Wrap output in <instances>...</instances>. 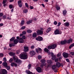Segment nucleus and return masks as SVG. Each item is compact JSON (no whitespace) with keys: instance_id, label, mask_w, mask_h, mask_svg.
Returning <instances> with one entry per match:
<instances>
[{"instance_id":"49530a36","label":"nucleus","mask_w":74,"mask_h":74,"mask_svg":"<svg viewBox=\"0 0 74 74\" xmlns=\"http://www.w3.org/2000/svg\"><path fill=\"white\" fill-rule=\"evenodd\" d=\"M54 24L55 25H56L58 24V22L56 21H55L54 22Z\"/></svg>"},{"instance_id":"f8f14e48","label":"nucleus","mask_w":74,"mask_h":74,"mask_svg":"<svg viewBox=\"0 0 74 74\" xmlns=\"http://www.w3.org/2000/svg\"><path fill=\"white\" fill-rule=\"evenodd\" d=\"M30 54L31 55H34L36 54V52L34 51H32L30 52Z\"/></svg>"},{"instance_id":"680f3d73","label":"nucleus","mask_w":74,"mask_h":74,"mask_svg":"<svg viewBox=\"0 0 74 74\" xmlns=\"http://www.w3.org/2000/svg\"><path fill=\"white\" fill-rule=\"evenodd\" d=\"M22 3V1H18V4H21Z\"/></svg>"},{"instance_id":"a211bd4d","label":"nucleus","mask_w":74,"mask_h":74,"mask_svg":"<svg viewBox=\"0 0 74 74\" xmlns=\"http://www.w3.org/2000/svg\"><path fill=\"white\" fill-rule=\"evenodd\" d=\"M25 72H26V73H27L28 74H32V72H30L29 70H27Z\"/></svg>"},{"instance_id":"7ed1b4c3","label":"nucleus","mask_w":74,"mask_h":74,"mask_svg":"<svg viewBox=\"0 0 74 74\" xmlns=\"http://www.w3.org/2000/svg\"><path fill=\"white\" fill-rule=\"evenodd\" d=\"M56 45H52L49 46L48 47V48L49 49H55V48H56Z\"/></svg>"},{"instance_id":"e2e57ef3","label":"nucleus","mask_w":74,"mask_h":74,"mask_svg":"<svg viewBox=\"0 0 74 74\" xmlns=\"http://www.w3.org/2000/svg\"><path fill=\"white\" fill-rule=\"evenodd\" d=\"M0 56L1 57H3V53H0Z\"/></svg>"},{"instance_id":"09e8293b","label":"nucleus","mask_w":74,"mask_h":74,"mask_svg":"<svg viewBox=\"0 0 74 74\" xmlns=\"http://www.w3.org/2000/svg\"><path fill=\"white\" fill-rule=\"evenodd\" d=\"M25 5L26 7L27 8H28V7H29V5H28V4H27V3H25Z\"/></svg>"},{"instance_id":"6ab92c4d","label":"nucleus","mask_w":74,"mask_h":74,"mask_svg":"<svg viewBox=\"0 0 74 74\" xmlns=\"http://www.w3.org/2000/svg\"><path fill=\"white\" fill-rule=\"evenodd\" d=\"M18 39H15V40L14 41V44H17V43H18Z\"/></svg>"},{"instance_id":"dca6fc26","label":"nucleus","mask_w":74,"mask_h":74,"mask_svg":"<svg viewBox=\"0 0 74 74\" xmlns=\"http://www.w3.org/2000/svg\"><path fill=\"white\" fill-rule=\"evenodd\" d=\"M56 64L57 66L58 67H60V66H61V64H60V62H57L56 63Z\"/></svg>"},{"instance_id":"412c9836","label":"nucleus","mask_w":74,"mask_h":74,"mask_svg":"<svg viewBox=\"0 0 74 74\" xmlns=\"http://www.w3.org/2000/svg\"><path fill=\"white\" fill-rule=\"evenodd\" d=\"M9 54L10 56H14V55H15V53L11 52L9 53Z\"/></svg>"},{"instance_id":"72a5a7b5","label":"nucleus","mask_w":74,"mask_h":74,"mask_svg":"<svg viewBox=\"0 0 74 74\" xmlns=\"http://www.w3.org/2000/svg\"><path fill=\"white\" fill-rule=\"evenodd\" d=\"M51 29L50 28H49L47 29V33H49L50 31H51Z\"/></svg>"},{"instance_id":"a18cd8bd","label":"nucleus","mask_w":74,"mask_h":74,"mask_svg":"<svg viewBox=\"0 0 74 74\" xmlns=\"http://www.w3.org/2000/svg\"><path fill=\"white\" fill-rule=\"evenodd\" d=\"M3 61H4V62H5L6 61H7V59H6V58H4L3 59Z\"/></svg>"},{"instance_id":"c9c22d12","label":"nucleus","mask_w":74,"mask_h":74,"mask_svg":"<svg viewBox=\"0 0 74 74\" xmlns=\"http://www.w3.org/2000/svg\"><path fill=\"white\" fill-rule=\"evenodd\" d=\"M40 62L42 63H45L46 62V61L45 60L42 59L40 60Z\"/></svg>"},{"instance_id":"ea45409f","label":"nucleus","mask_w":74,"mask_h":74,"mask_svg":"<svg viewBox=\"0 0 74 74\" xmlns=\"http://www.w3.org/2000/svg\"><path fill=\"white\" fill-rule=\"evenodd\" d=\"M42 58V56L40 55H39L38 56V59H41Z\"/></svg>"},{"instance_id":"0eeeda50","label":"nucleus","mask_w":74,"mask_h":74,"mask_svg":"<svg viewBox=\"0 0 74 74\" xmlns=\"http://www.w3.org/2000/svg\"><path fill=\"white\" fill-rule=\"evenodd\" d=\"M24 51L25 52H27L29 51V47L27 46H24Z\"/></svg>"},{"instance_id":"6e6552de","label":"nucleus","mask_w":74,"mask_h":74,"mask_svg":"<svg viewBox=\"0 0 74 74\" xmlns=\"http://www.w3.org/2000/svg\"><path fill=\"white\" fill-rule=\"evenodd\" d=\"M37 33L38 34H43V31L41 30H38Z\"/></svg>"},{"instance_id":"423d86ee","label":"nucleus","mask_w":74,"mask_h":74,"mask_svg":"<svg viewBox=\"0 0 74 74\" xmlns=\"http://www.w3.org/2000/svg\"><path fill=\"white\" fill-rule=\"evenodd\" d=\"M62 32H60L58 29H56L54 32V34H60Z\"/></svg>"},{"instance_id":"6e6d98bb","label":"nucleus","mask_w":74,"mask_h":74,"mask_svg":"<svg viewBox=\"0 0 74 74\" xmlns=\"http://www.w3.org/2000/svg\"><path fill=\"white\" fill-rule=\"evenodd\" d=\"M20 53V51L19 50H18L16 51V53L17 54H19Z\"/></svg>"},{"instance_id":"2eb2a0df","label":"nucleus","mask_w":74,"mask_h":74,"mask_svg":"<svg viewBox=\"0 0 74 74\" xmlns=\"http://www.w3.org/2000/svg\"><path fill=\"white\" fill-rule=\"evenodd\" d=\"M23 42H24V41L22 38H21L19 39V42L20 43H23Z\"/></svg>"},{"instance_id":"de8ad7c7","label":"nucleus","mask_w":74,"mask_h":74,"mask_svg":"<svg viewBox=\"0 0 74 74\" xmlns=\"http://www.w3.org/2000/svg\"><path fill=\"white\" fill-rule=\"evenodd\" d=\"M61 56V54L60 53H58L57 55V57H59V56Z\"/></svg>"},{"instance_id":"774afa93","label":"nucleus","mask_w":74,"mask_h":74,"mask_svg":"<svg viewBox=\"0 0 74 74\" xmlns=\"http://www.w3.org/2000/svg\"><path fill=\"white\" fill-rule=\"evenodd\" d=\"M43 1H45V2H48V0H43Z\"/></svg>"},{"instance_id":"f704fd0d","label":"nucleus","mask_w":74,"mask_h":74,"mask_svg":"<svg viewBox=\"0 0 74 74\" xmlns=\"http://www.w3.org/2000/svg\"><path fill=\"white\" fill-rule=\"evenodd\" d=\"M15 38L14 37H13L10 39V41H14V40H15Z\"/></svg>"},{"instance_id":"39448f33","label":"nucleus","mask_w":74,"mask_h":74,"mask_svg":"<svg viewBox=\"0 0 74 74\" xmlns=\"http://www.w3.org/2000/svg\"><path fill=\"white\" fill-rule=\"evenodd\" d=\"M36 40L37 41H42L43 40L41 36H39L36 38Z\"/></svg>"},{"instance_id":"b1692460","label":"nucleus","mask_w":74,"mask_h":74,"mask_svg":"<svg viewBox=\"0 0 74 74\" xmlns=\"http://www.w3.org/2000/svg\"><path fill=\"white\" fill-rule=\"evenodd\" d=\"M64 25L66 26H69V23H66L64 24Z\"/></svg>"},{"instance_id":"338daca9","label":"nucleus","mask_w":74,"mask_h":74,"mask_svg":"<svg viewBox=\"0 0 74 74\" xmlns=\"http://www.w3.org/2000/svg\"><path fill=\"white\" fill-rule=\"evenodd\" d=\"M66 60L67 62H69V60L68 59H66Z\"/></svg>"},{"instance_id":"20e7f679","label":"nucleus","mask_w":74,"mask_h":74,"mask_svg":"<svg viewBox=\"0 0 74 74\" xmlns=\"http://www.w3.org/2000/svg\"><path fill=\"white\" fill-rule=\"evenodd\" d=\"M1 74H6L7 73V71L5 69H1Z\"/></svg>"},{"instance_id":"c85d7f7f","label":"nucleus","mask_w":74,"mask_h":74,"mask_svg":"<svg viewBox=\"0 0 74 74\" xmlns=\"http://www.w3.org/2000/svg\"><path fill=\"white\" fill-rule=\"evenodd\" d=\"M63 13L64 15H66V13H67V11H66V10H64L63 11Z\"/></svg>"},{"instance_id":"58836bf2","label":"nucleus","mask_w":74,"mask_h":74,"mask_svg":"<svg viewBox=\"0 0 74 74\" xmlns=\"http://www.w3.org/2000/svg\"><path fill=\"white\" fill-rule=\"evenodd\" d=\"M5 67H6V68H7V69L8 70H10V66H7Z\"/></svg>"},{"instance_id":"f257e3e1","label":"nucleus","mask_w":74,"mask_h":74,"mask_svg":"<svg viewBox=\"0 0 74 74\" xmlns=\"http://www.w3.org/2000/svg\"><path fill=\"white\" fill-rule=\"evenodd\" d=\"M20 57L21 59H27V56L26 53L25 52L21 54L20 55Z\"/></svg>"},{"instance_id":"4d7b16f0","label":"nucleus","mask_w":74,"mask_h":74,"mask_svg":"<svg viewBox=\"0 0 74 74\" xmlns=\"http://www.w3.org/2000/svg\"><path fill=\"white\" fill-rule=\"evenodd\" d=\"M31 49H34V46L32 45L31 46Z\"/></svg>"},{"instance_id":"a878e982","label":"nucleus","mask_w":74,"mask_h":74,"mask_svg":"<svg viewBox=\"0 0 74 74\" xmlns=\"http://www.w3.org/2000/svg\"><path fill=\"white\" fill-rule=\"evenodd\" d=\"M32 36L34 38L36 37H37V33H34L33 34Z\"/></svg>"},{"instance_id":"4c0bfd02","label":"nucleus","mask_w":74,"mask_h":74,"mask_svg":"<svg viewBox=\"0 0 74 74\" xmlns=\"http://www.w3.org/2000/svg\"><path fill=\"white\" fill-rule=\"evenodd\" d=\"M44 66V64L43 63H42V64H41L40 66V67L42 68V67H43Z\"/></svg>"},{"instance_id":"aec40b11","label":"nucleus","mask_w":74,"mask_h":74,"mask_svg":"<svg viewBox=\"0 0 74 74\" xmlns=\"http://www.w3.org/2000/svg\"><path fill=\"white\" fill-rule=\"evenodd\" d=\"M3 65L4 66V67H7V62H4L2 63Z\"/></svg>"},{"instance_id":"bb28decb","label":"nucleus","mask_w":74,"mask_h":74,"mask_svg":"<svg viewBox=\"0 0 74 74\" xmlns=\"http://www.w3.org/2000/svg\"><path fill=\"white\" fill-rule=\"evenodd\" d=\"M74 46V43L71 44L69 47V49H71L72 47H73Z\"/></svg>"},{"instance_id":"e433bc0d","label":"nucleus","mask_w":74,"mask_h":74,"mask_svg":"<svg viewBox=\"0 0 74 74\" xmlns=\"http://www.w3.org/2000/svg\"><path fill=\"white\" fill-rule=\"evenodd\" d=\"M45 51L47 52H49V50H48V49L45 48Z\"/></svg>"},{"instance_id":"c03bdc74","label":"nucleus","mask_w":74,"mask_h":74,"mask_svg":"<svg viewBox=\"0 0 74 74\" xmlns=\"http://www.w3.org/2000/svg\"><path fill=\"white\" fill-rule=\"evenodd\" d=\"M70 54L71 55H72V56H73L74 55V53L73 52H70Z\"/></svg>"},{"instance_id":"7c9ffc66","label":"nucleus","mask_w":74,"mask_h":74,"mask_svg":"<svg viewBox=\"0 0 74 74\" xmlns=\"http://www.w3.org/2000/svg\"><path fill=\"white\" fill-rule=\"evenodd\" d=\"M27 33H31L32 32V31L30 29H28L27 31Z\"/></svg>"},{"instance_id":"ddd939ff","label":"nucleus","mask_w":74,"mask_h":74,"mask_svg":"<svg viewBox=\"0 0 74 74\" xmlns=\"http://www.w3.org/2000/svg\"><path fill=\"white\" fill-rule=\"evenodd\" d=\"M11 66H12V67H13L14 66L15 67H17V64L15 63L14 62H12L11 63Z\"/></svg>"},{"instance_id":"393cba45","label":"nucleus","mask_w":74,"mask_h":74,"mask_svg":"<svg viewBox=\"0 0 74 74\" xmlns=\"http://www.w3.org/2000/svg\"><path fill=\"white\" fill-rule=\"evenodd\" d=\"M32 20L28 21L27 22V24H28V25H29V24H30V23H32Z\"/></svg>"},{"instance_id":"052dcab7","label":"nucleus","mask_w":74,"mask_h":74,"mask_svg":"<svg viewBox=\"0 0 74 74\" xmlns=\"http://www.w3.org/2000/svg\"><path fill=\"white\" fill-rule=\"evenodd\" d=\"M22 38L24 40L26 38V37L25 36H23Z\"/></svg>"},{"instance_id":"13d9d810","label":"nucleus","mask_w":74,"mask_h":74,"mask_svg":"<svg viewBox=\"0 0 74 74\" xmlns=\"http://www.w3.org/2000/svg\"><path fill=\"white\" fill-rule=\"evenodd\" d=\"M38 49L39 51H40V52H41V51H42V49H41L40 48H38Z\"/></svg>"},{"instance_id":"69168bd1","label":"nucleus","mask_w":74,"mask_h":74,"mask_svg":"<svg viewBox=\"0 0 74 74\" xmlns=\"http://www.w3.org/2000/svg\"><path fill=\"white\" fill-rule=\"evenodd\" d=\"M58 61V58H56V59H55V62H56Z\"/></svg>"},{"instance_id":"a19ab883","label":"nucleus","mask_w":74,"mask_h":74,"mask_svg":"<svg viewBox=\"0 0 74 74\" xmlns=\"http://www.w3.org/2000/svg\"><path fill=\"white\" fill-rule=\"evenodd\" d=\"M23 12L24 13H25V14L26 13H27V10H24L23 11Z\"/></svg>"},{"instance_id":"5701e85b","label":"nucleus","mask_w":74,"mask_h":74,"mask_svg":"<svg viewBox=\"0 0 74 74\" xmlns=\"http://www.w3.org/2000/svg\"><path fill=\"white\" fill-rule=\"evenodd\" d=\"M56 8L57 10H60V6H59L58 5H57L56 6Z\"/></svg>"},{"instance_id":"5fc2aeb1","label":"nucleus","mask_w":74,"mask_h":74,"mask_svg":"<svg viewBox=\"0 0 74 74\" xmlns=\"http://www.w3.org/2000/svg\"><path fill=\"white\" fill-rule=\"evenodd\" d=\"M2 18H3V19H6V16H3Z\"/></svg>"},{"instance_id":"9b49d317","label":"nucleus","mask_w":74,"mask_h":74,"mask_svg":"<svg viewBox=\"0 0 74 74\" xmlns=\"http://www.w3.org/2000/svg\"><path fill=\"white\" fill-rule=\"evenodd\" d=\"M67 43L66 40H65L64 41H62L61 42V44L62 45H63L64 44H66Z\"/></svg>"},{"instance_id":"4468645a","label":"nucleus","mask_w":74,"mask_h":74,"mask_svg":"<svg viewBox=\"0 0 74 74\" xmlns=\"http://www.w3.org/2000/svg\"><path fill=\"white\" fill-rule=\"evenodd\" d=\"M47 62L49 65H51L52 63V61L51 60H47Z\"/></svg>"},{"instance_id":"8fccbe9b","label":"nucleus","mask_w":74,"mask_h":74,"mask_svg":"<svg viewBox=\"0 0 74 74\" xmlns=\"http://www.w3.org/2000/svg\"><path fill=\"white\" fill-rule=\"evenodd\" d=\"M13 7V6H12V5H9V7L10 8H11L12 9V7Z\"/></svg>"},{"instance_id":"1a4fd4ad","label":"nucleus","mask_w":74,"mask_h":74,"mask_svg":"<svg viewBox=\"0 0 74 74\" xmlns=\"http://www.w3.org/2000/svg\"><path fill=\"white\" fill-rule=\"evenodd\" d=\"M36 70L38 73H41L42 69L40 67H38L36 69Z\"/></svg>"},{"instance_id":"bf43d9fd","label":"nucleus","mask_w":74,"mask_h":74,"mask_svg":"<svg viewBox=\"0 0 74 74\" xmlns=\"http://www.w3.org/2000/svg\"><path fill=\"white\" fill-rule=\"evenodd\" d=\"M6 0H3V4H5V2H6Z\"/></svg>"},{"instance_id":"f03ea898","label":"nucleus","mask_w":74,"mask_h":74,"mask_svg":"<svg viewBox=\"0 0 74 74\" xmlns=\"http://www.w3.org/2000/svg\"><path fill=\"white\" fill-rule=\"evenodd\" d=\"M13 60H14V62L16 63H21L22 61L20 59H18V58H15V57H13Z\"/></svg>"},{"instance_id":"79ce46f5","label":"nucleus","mask_w":74,"mask_h":74,"mask_svg":"<svg viewBox=\"0 0 74 74\" xmlns=\"http://www.w3.org/2000/svg\"><path fill=\"white\" fill-rule=\"evenodd\" d=\"M13 61V59L12 58H11L10 60H9V62L10 63H12V62Z\"/></svg>"},{"instance_id":"2f4dec72","label":"nucleus","mask_w":74,"mask_h":74,"mask_svg":"<svg viewBox=\"0 0 74 74\" xmlns=\"http://www.w3.org/2000/svg\"><path fill=\"white\" fill-rule=\"evenodd\" d=\"M9 46L10 47H12V46H15V45H14V44L13 43H11V44H9Z\"/></svg>"},{"instance_id":"37998d69","label":"nucleus","mask_w":74,"mask_h":74,"mask_svg":"<svg viewBox=\"0 0 74 74\" xmlns=\"http://www.w3.org/2000/svg\"><path fill=\"white\" fill-rule=\"evenodd\" d=\"M28 69H30V67H31V64H29L28 66Z\"/></svg>"},{"instance_id":"603ef678","label":"nucleus","mask_w":74,"mask_h":74,"mask_svg":"<svg viewBox=\"0 0 74 74\" xmlns=\"http://www.w3.org/2000/svg\"><path fill=\"white\" fill-rule=\"evenodd\" d=\"M18 5L20 7H21L22 6V5L21 3H18Z\"/></svg>"},{"instance_id":"473e14b6","label":"nucleus","mask_w":74,"mask_h":74,"mask_svg":"<svg viewBox=\"0 0 74 74\" xmlns=\"http://www.w3.org/2000/svg\"><path fill=\"white\" fill-rule=\"evenodd\" d=\"M56 56L54 55V56H53V57H52L51 59L52 60H55V59H56Z\"/></svg>"},{"instance_id":"3c124183","label":"nucleus","mask_w":74,"mask_h":74,"mask_svg":"<svg viewBox=\"0 0 74 74\" xmlns=\"http://www.w3.org/2000/svg\"><path fill=\"white\" fill-rule=\"evenodd\" d=\"M25 26H23V27H22L21 28V29H22V30H23V29H25Z\"/></svg>"},{"instance_id":"f3484780","label":"nucleus","mask_w":74,"mask_h":74,"mask_svg":"<svg viewBox=\"0 0 74 74\" xmlns=\"http://www.w3.org/2000/svg\"><path fill=\"white\" fill-rule=\"evenodd\" d=\"M72 41H73V40H72V39H70L69 40L66 41V42L68 44H70V42H72Z\"/></svg>"},{"instance_id":"0e129e2a","label":"nucleus","mask_w":74,"mask_h":74,"mask_svg":"<svg viewBox=\"0 0 74 74\" xmlns=\"http://www.w3.org/2000/svg\"><path fill=\"white\" fill-rule=\"evenodd\" d=\"M61 24V23L60 22H59L58 23V25H57V26H60V25Z\"/></svg>"},{"instance_id":"9d476101","label":"nucleus","mask_w":74,"mask_h":74,"mask_svg":"<svg viewBox=\"0 0 74 74\" xmlns=\"http://www.w3.org/2000/svg\"><path fill=\"white\" fill-rule=\"evenodd\" d=\"M63 56L64 58H68V56H69V55L67 53H63Z\"/></svg>"},{"instance_id":"4be33fe9","label":"nucleus","mask_w":74,"mask_h":74,"mask_svg":"<svg viewBox=\"0 0 74 74\" xmlns=\"http://www.w3.org/2000/svg\"><path fill=\"white\" fill-rule=\"evenodd\" d=\"M24 23H25V21L24 20H22L20 24L21 26H23L24 25Z\"/></svg>"},{"instance_id":"cd10ccee","label":"nucleus","mask_w":74,"mask_h":74,"mask_svg":"<svg viewBox=\"0 0 74 74\" xmlns=\"http://www.w3.org/2000/svg\"><path fill=\"white\" fill-rule=\"evenodd\" d=\"M56 66L55 65H53L52 66V69H53V70H55L56 69Z\"/></svg>"},{"instance_id":"c756f323","label":"nucleus","mask_w":74,"mask_h":74,"mask_svg":"<svg viewBox=\"0 0 74 74\" xmlns=\"http://www.w3.org/2000/svg\"><path fill=\"white\" fill-rule=\"evenodd\" d=\"M3 15V14L2 13H0V21H1V16Z\"/></svg>"},{"instance_id":"864d4df0","label":"nucleus","mask_w":74,"mask_h":74,"mask_svg":"<svg viewBox=\"0 0 74 74\" xmlns=\"http://www.w3.org/2000/svg\"><path fill=\"white\" fill-rule=\"evenodd\" d=\"M22 33L23 34H26V31H23Z\"/></svg>"}]
</instances>
